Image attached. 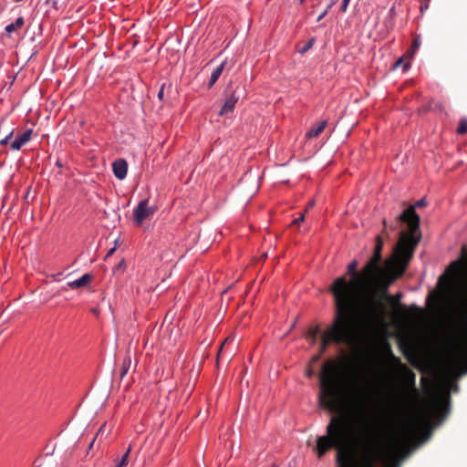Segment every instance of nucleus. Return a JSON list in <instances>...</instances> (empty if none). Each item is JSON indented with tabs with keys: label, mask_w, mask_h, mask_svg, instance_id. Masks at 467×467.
<instances>
[{
	"label": "nucleus",
	"mask_w": 467,
	"mask_h": 467,
	"mask_svg": "<svg viewBox=\"0 0 467 467\" xmlns=\"http://www.w3.org/2000/svg\"><path fill=\"white\" fill-rule=\"evenodd\" d=\"M352 364L347 358L327 359L319 374V406L336 413L326 427V435L317 439L315 451L322 458L327 451L337 450L339 467H375L382 459L379 430L365 406L364 392L358 389L359 400L355 409L346 410L348 401V382ZM387 467H400L391 459Z\"/></svg>",
	"instance_id": "nucleus-1"
},
{
	"label": "nucleus",
	"mask_w": 467,
	"mask_h": 467,
	"mask_svg": "<svg viewBox=\"0 0 467 467\" xmlns=\"http://www.w3.org/2000/svg\"><path fill=\"white\" fill-rule=\"evenodd\" d=\"M358 262L348 265L349 281L345 276L337 277L330 286L335 306L360 316V303L363 296L369 294L362 307V318L368 324L380 322L385 317V305L381 296L374 291L376 286L369 274L363 275V268L357 272Z\"/></svg>",
	"instance_id": "nucleus-2"
},
{
	"label": "nucleus",
	"mask_w": 467,
	"mask_h": 467,
	"mask_svg": "<svg viewBox=\"0 0 467 467\" xmlns=\"http://www.w3.org/2000/svg\"><path fill=\"white\" fill-rule=\"evenodd\" d=\"M400 223L408 225L409 233L404 231L399 233L400 239L394 250V255L386 261V266L389 270V277L384 285V291H387L389 285L395 279L403 275L406 268L413 256L414 250L420 240V216L414 211V207H409L397 217V221L388 226L387 221L383 220L382 236L389 238L388 227L391 231H396Z\"/></svg>",
	"instance_id": "nucleus-3"
},
{
	"label": "nucleus",
	"mask_w": 467,
	"mask_h": 467,
	"mask_svg": "<svg viewBox=\"0 0 467 467\" xmlns=\"http://www.w3.org/2000/svg\"><path fill=\"white\" fill-rule=\"evenodd\" d=\"M359 316L336 307L331 326L321 335L319 353L324 354L329 344L356 347L361 341Z\"/></svg>",
	"instance_id": "nucleus-4"
},
{
	"label": "nucleus",
	"mask_w": 467,
	"mask_h": 467,
	"mask_svg": "<svg viewBox=\"0 0 467 467\" xmlns=\"http://www.w3.org/2000/svg\"><path fill=\"white\" fill-rule=\"evenodd\" d=\"M446 348L451 366L456 370L467 372V338L460 332H451L446 337Z\"/></svg>",
	"instance_id": "nucleus-5"
},
{
	"label": "nucleus",
	"mask_w": 467,
	"mask_h": 467,
	"mask_svg": "<svg viewBox=\"0 0 467 467\" xmlns=\"http://www.w3.org/2000/svg\"><path fill=\"white\" fill-rule=\"evenodd\" d=\"M384 242L382 234L376 237V244L371 258L363 267V275H370L376 285H378L387 275L386 270L382 267L381 252Z\"/></svg>",
	"instance_id": "nucleus-6"
},
{
	"label": "nucleus",
	"mask_w": 467,
	"mask_h": 467,
	"mask_svg": "<svg viewBox=\"0 0 467 467\" xmlns=\"http://www.w3.org/2000/svg\"><path fill=\"white\" fill-rule=\"evenodd\" d=\"M156 208L149 206V200L145 199L139 202L138 206L134 209L133 217L137 225H141L143 221L155 213Z\"/></svg>",
	"instance_id": "nucleus-7"
},
{
	"label": "nucleus",
	"mask_w": 467,
	"mask_h": 467,
	"mask_svg": "<svg viewBox=\"0 0 467 467\" xmlns=\"http://www.w3.org/2000/svg\"><path fill=\"white\" fill-rule=\"evenodd\" d=\"M395 360L399 363L400 370L404 374V378H405V381H406L407 385L411 389V390L414 393H417L418 390L415 386V379H416L415 373L411 369H410L406 365L401 364L400 360L398 358H395Z\"/></svg>",
	"instance_id": "nucleus-8"
},
{
	"label": "nucleus",
	"mask_w": 467,
	"mask_h": 467,
	"mask_svg": "<svg viewBox=\"0 0 467 467\" xmlns=\"http://www.w3.org/2000/svg\"><path fill=\"white\" fill-rule=\"evenodd\" d=\"M113 173L119 180H123L128 171V163L124 159H117L112 163Z\"/></svg>",
	"instance_id": "nucleus-9"
},
{
	"label": "nucleus",
	"mask_w": 467,
	"mask_h": 467,
	"mask_svg": "<svg viewBox=\"0 0 467 467\" xmlns=\"http://www.w3.org/2000/svg\"><path fill=\"white\" fill-rule=\"evenodd\" d=\"M435 410L441 416L446 417L450 410V394L446 392L444 396L435 404Z\"/></svg>",
	"instance_id": "nucleus-10"
},
{
	"label": "nucleus",
	"mask_w": 467,
	"mask_h": 467,
	"mask_svg": "<svg viewBox=\"0 0 467 467\" xmlns=\"http://www.w3.org/2000/svg\"><path fill=\"white\" fill-rule=\"evenodd\" d=\"M32 136V130H27L23 133L17 135L16 139L11 143V149L14 150H20L26 143H27Z\"/></svg>",
	"instance_id": "nucleus-11"
},
{
	"label": "nucleus",
	"mask_w": 467,
	"mask_h": 467,
	"mask_svg": "<svg viewBox=\"0 0 467 467\" xmlns=\"http://www.w3.org/2000/svg\"><path fill=\"white\" fill-rule=\"evenodd\" d=\"M239 98L235 96L234 92H233L225 100L223 106L220 110L221 116H228L230 113L234 111V106L238 101Z\"/></svg>",
	"instance_id": "nucleus-12"
},
{
	"label": "nucleus",
	"mask_w": 467,
	"mask_h": 467,
	"mask_svg": "<svg viewBox=\"0 0 467 467\" xmlns=\"http://www.w3.org/2000/svg\"><path fill=\"white\" fill-rule=\"evenodd\" d=\"M92 280V275L89 274L83 275L79 279L68 282L67 286L72 289H78L88 285Z\"/></svg>",
	"instance_id": "nucleus-13"
},
{
	"label": "nucleus",
	"mask_w": 467,
	"mask_h": 467,
	"mask_svg": "<svg viewBox=\"0 0 467 467\" xmlns=\"http://www.w3.org/2000/svg\"><path fill=\"white\" fill-rule=\"evenodd\" d=\"M327 126V120L319 121L315 127L309 129L306 133V138L310 140L318 137Z\"/></svg>",
	"instance_id": "nucleus-14"
},
{
	"label": "nucleus",
	"mask_w": 467,
	"mask_h": 467,
	"mask_svg": "<svg viewBox=\"0 0 467 467\" xmlns=\"http://www.w3.org/2000/svg\"><path fill=\"white\" fill-rule=\"evenodd\" d=\"M224 66H225V61L222 62L216 68L213 69V71L211 74V78H210V80L208 83L209 88H212L216 83L217 79L219 78V77L221 76V74L223 71Z\"/></svg>",
	"instance_id": "nucleus-15"
},
{
	"label": "nucleus",
	"mask_w": 467,
	"mask_h": 467,
	"mask_svg": "<svg viewBox=\"0 0 467 467\" xmlns=\"http://www.w3.org/2000/svg\"><path fill=\"white\" fill-rule=\"evenodd\" d=\"M24 18L18 17L14 23H11L5 26V31L7 34H11L18 29H20L24 26Z\"/></svg>",
	"instance_id": "nucleus-16"
},
{
	"label": "nucleus",
	"mask_w": 467,
	"mask_h": 467,
	"mask_svg": "<svg viewBox=\"0 0 467 467\" xmlns=\"http://www.w3.org/2000/svg\"><path fill=\"white\" fill-rule=\"evenodd\" d=\"M319 327L317 326V327H310L307 331V338L309 339L310 341V344L314 345L316 344L317 342V336L319 334Z\"/></svg>",
	"instance_id": "nucleus-17"
},
{
	"label": "nucleus",
	"mask_w": 467,
	"mask_h": 467,
	"mask_svg": "<svg viewBox=\"0 0 467 467\" xmlns=\"http://www.w3.org/2000/svg\"><path fill=\"white\" fill-rule=\"evenodd\" d=\"M130 365H131V358H130V357L127 356L123 359L122 364H121L120 378H123L127 374V372L129 371V369L130 368Z\"/></svg>",
	"instance_id": "nucleus-18"
},
{
	"label": "nucleus",
	"mask_w": 467,
	"mask_h": 467,
	"mask_svg": "<svg viewBox=\"0 0 467 467\" xmlns=\"http://www.w3.org/2000/svg\"><path fill=\"white\" fill-rule=\"evenodd\" d=\"M420 46V36H416L413 39L412 45L410 47V49L408 51V58H411L413 55L416 53V51L419 49Z\"/></svg>",
	"instance_id": "nucleus-19"
},
{
	"label": "nucleus",
	"mask_w": 467,
	"mask_h": 467,
	"mask_svg": "<svg viewBox=\"0 0 467 467\" xmlns=\"http://www.w3.org/2000/svg\"><path fill=\"white\" fill-rule=\"evenodd\" d=\"M131 451V446L130 445L127 451L122 456L121 460L117 463L116 467H126L129 463V455Z\"/></svg>",
	"instance_id": "nucleus-20"
},
{
	"label": "nucleus",
	"mask_w": 467,
	"mask_h": 467,
	"mask_svg": "<svg viewBox=\"0 0 467 467\" xmlns=\"http://www.w3.org/2000/svg\"><path fill=\"white\" fill-rule=\"evenodd\" d=\"M457 133L461 135L467 133V119H461L457 128Z\"/></svg>",
	"instance_id": "nucleus-21"
},
{
	"label": "nucleus",
	"mask_w": 467,
	"mask_h": 467,
	"mask_svg": "<svg viewBox=\"0 0 467 467\" xmlns=\"http://www.w3.org/2000/svg\"><path fill=\"white\" fill-rule=\"evenodd\" d=\"M462 267V263L461 261H454L451 264L450 269L453 271L455 275H459Z\"/></svg>",
	"instance_id": "nucleus-22"
},
{
	"label": "nucleus",
	"mask_w": 467,
	"mask_h": 467,
	"mask_svg": "<svg viewBox=\"0 0 467 467\" xmlns=\"http://www.w3.org/2000/svg\"><path fill=\"white\" fill-rule=\"evenodd\" d=\"M315 38L312 37L310 38L300 49H299V53L300 54H305L306 52H307L309 49L312 48L314 43H315Z\"/></svg>",
	"instance_id": "nucleus-23"
},
{
	"label": "nucleus",
	"mask_w": 467,
	"mask_h": 467,
	"mask_svg": "<svg viewBox=\"0 0 467 467\" xmlns=\"http://www.w3.org/2000/svg\"><path fill=\"white\" fill-rule=\"evenodd\" d=\"M405 61V57H400L394 64V68H397L399 67H400L401 65H403V71H406L409 67H410V62H404Z\"/></svg>",
	"instance_id": "nucleus-24"
},
{
	"label": "nucleus",
	"mask_w": 467,
	"mask_h": 467,
	"mask_svg": "<svg viewBox=\"0 0 467 467\" xmlns=\"http://www.w3.org/2000/svg\"><path fill=\"white\" fill-rule=\"evenodd\" d=\"M386 298L389 300V302L395 304V305H399L400 295L399 294L397 296H391L389 295H386Z\"/></svg>",
	"instance_id": "nucleus-25"
},
{
	"label": "nucleus",
	"mask_w": 467,
	"mask_h": 467,
	"mask_svg": "<svg viewBox=\"0 0 467 467\" xmlns=\"http://www.w3.org/2000/svg\"><path fill=\"white\" fill-rule=\"evenodd\" d=\"M13 134H14V130L9 132V134L7 136H5V138H4L0 140V145H6L8 143V141L10 140V139L13 137Z\"/></svg>",
	"instance_id": "nucleus-26"
},
{
	"label": "nucleus",
	"mask_w": 467,
	"mask_h": 467,
	"mask_svg": "<svg viewBox=\"0 0 467 467\" xmlns=\"http://www.w3.org/2000/svg\"><path fill=\"white\" fill-rule=\"evenodd\" d=\"M109 431V430H106V423H104V424L99 428V430L98 431L97 436H99V435H101V436H102V435H104V434L108 435Z\"/></svg>",
	"instance_id": "nucleus-27"
},
{
	"label": "nucleus",
	"mask_w": 467,
	"mask_h": 467,
	"mask_svg": "<svg viewBox=\"0 0 467 467\" xmlns=\"http://www.w3.org/2000/svg\"><path fill=\"white\" fill-rule=\"evenodd\" d=\"M416 428H417L416 423L412 422L411 424L407 426L406 431H407L408 434H412L416 431Z\"/></svg>",
	"instance_id": "nucleus-28"
},
{
	"label": "nucleus",
	"mask_w": 467,
	"mask_h": 467,
	"mask_svg": "<svg viewBox=\"0 0 467 467\" xmlns=\"http://www.w3.org/2000/svg\"><path fill=\"white\" fill-rule=\"evenodd\" d=\"M164 90H165V84H162L158 92V98L160 100H163V99H164Z\"/></svg>",
	"instance_id": "nucleus-29"
},
{
	"label": "nucleus",
	"mask_w": 467,
	"mask_h": 467,
	"mask_svg": "<svg viewBox=\"0 0 467 467\" xmlns=\"http://www.w3.org/2000/svg\"><path fill=\"white\" fill-rule=\"evenodd\" d=\"M305 213H306V212H304L298 218L295 219L293 221L292 224H298L299 223L304 222V220H305Z\"/></svg>",
	"instance_id": "nucleus-30"
},
{
	"label": "nucleus",
	"mask_w": 467,
	"mask_h": 467,
	"mask_svg": "<svg viewBox=\"0 0 467 467\" xmlns=\"http://www.w3.org/2000/svg\"><path fill=\"white\" fill-rule=\"evenodd\" d=\"M427 203H426V201L425 199H420L419 200L418 202H416L415 205H413L412 207H423L425 206Z\"/></svg>",
	"instance_id": "nucleus-31"
},
{
	"label": "nucleus",
	"mask_w": 467,
	"mask_h": 467,
	"mask_svg": "<svg viewBox=\"0 0 467 467\" xmlns=\"http://www.w3.org/2000/svg\"><path fill=\"white\" fill-rule=\"evenodd\" d=\"M350 0H342L341 11L346 12Z\"/></svg>",
	"instance_id": "nucleus-32"
},
{
	"label": "nucleus",
	"mask_w": 467,
	"mask_h": 467,
	"mask_svg": "<svg viewBox=\"0 0 467 467\" xmlns=\"http://www.w3.org/2000/svg\"><path fill=\"white\" fill-rule=\"evenodd\" d=\"M232 339L230 337H227L222 344H221V347L219 348V351H218V355H217V358H219L220 354H221V351H222V348H223V346L227 343H229Z\"/></svg>",
	"instance_id": "nucleus-33"
},
{
	"label": "nucleus",
	"mask_w": 467,
	"mask_h": 467,
	"mask_svg": "<svg viewBox=\"0 0 467 467\" xmlns=\"http://www.w3.org/2000/svg\"><path fill=\"white\" fill-rule=\"evenodd\" d=\"M328 10H329V9L327 7V8L325 9V11H324V12H322V13L318 16V17H317V22L321 21V20H322V19L327 16V14Z\"/></svg>",
	"instance_id": "nucleus-34"
},
{
	"label": "nucleus",
	"mask_w": 467,
	"mask_h": 467,
	"mask_svg": "<svg viewBox=\"0 0 467 467\" xmlns=\"http://www.w3.org/2000/svg\"><path fill=\"white\" fill-rule=\"evenodd\" d=\"M47 5H50L55 8H57V0H47Z\"/></svg>",
	"instance_id": "nucleus-35"
},
{
	"label": "nucleus",
	"mask_w": 467,
	"mask_h": 467,
	"mask_svg": "<svg viewBox=\"0 0 467 467\" xmlns=\"http://www.w3.org/2000/svg\"><path fill=\"white\" fill-rule=\"evenodd\" d=\"M124 266H125V262H124V260H121V261H120V262H119L116 266H115V269H116V270H119V269H120V268H122V267H124Z\"/></svg>",
	"instance_id": "nucleus-36"
},
{
	"label": "nucleus",
	"mask_w": 467,
	"mask_h": 467,
	"mask_svg": "<svg viewBox=\"0 0 467 467\" xmlns=\"http://www.w3.org/2000/svg\"><path fill=\"white\" fill-rule=\"evenodd\" d=\"M321 356H322V354H320V353L318 352L316 356H314V357L312 358V361H313V362L317 361V360L320 358V357H321Z\"/></svg>",
	"instance_id": "nucleus-37"
},
{
	"label": "nucleus",
	"mask_w": 467,
	"mask_h": 467,
	"mask_svg": "<svg viewBox=\"0 0 467 467\" xmlns=\"http://www.w3.org/2000/svg\"><path fill=\"white\" fill-rule=\"evenodd\" d=\"M314 204H315V202H314V201L309 202V203L307 204V207H306V211H305V212H306L308 209H310L311 207H313V206H314Z\"/></svg>",
	"instance_id": "nucleus-38"
},
{
	"label": "nucleus",
	"mask_w": 467,
	"mask_h": 467,
	"mask_svg": "<svg viewBox=\"0 0 467 467\" xmlns=\"http://www.w3.org/2000/svg\"><path fill=\"white\" fill-rule=\"evenodd\" d=\"M337 2V0H331V3L327 5V8L330 9Z\"/></svg>",
	"instance_id": "nucleus-39"
},
{
	"label": "nucleus",
	"mask_w": 467,
	"mask_h": 467,
	"mask_svg": "<svg viewBox=\"0 0 467 467\" xmlns=\"http://www.w3.org/2000/svg\"><path fill=\"white\" fill-rule=\"evenodd\" d=\"M114 251H115V248H112L111 250H109V253L107 254V256L111 255Z\"/></svg>",
	"instance_id": "nucleus-40"
},
{
	"label": "nucleus",
	"mask_w": 467,
	"mask_h": 467,
	"mask_svg": "<svg viewBox=\"0 0 467 467\" xmlns=\"http://www.w3.org/2000/svg\"><path fill=\"white\" fill-rule=\"evenodd\" d=\"M312 375H313V371H312L311 369H309V370L307 371V376H308V377H311Z\"/></svg>",
	"instance_id": "nucleus-41"
},
{
	"label": "nucleus",
	"mask_w": 467,
	"mask_h": 467,
	"mask_svg": "<svg viewBox=\"0 0 467 467\" xmlns=\"http://www.w3.org/2000/svg\"><path fill=\"white\" fill-rule=\"evenodd\" d=\"M94 441H95V439L90 442V444H89V449H91V448H92V446H93V444H94Z\"/></svg>",
	"instance_id": "nucleus-42"
},
{
	"label": "nucleus",
	"mask_w": 467,
	"mask_h": 467,
	"mask_svg": "<svg viewBox=\"0 0 467 467\" xmlns=\"http://www.w3.org/2000/svg\"><path fill=\"white\" fill-rule=\"evenodd\" d=\"M61 291H67V287L63 286V287L61 288Z\"/></svg>",
	"instance_id": "nucleus-43"
},
{
	"label": "nucleus",
	"mask_w": 467,
	"mask_h": 467,
	"mask_svg": "<svg viewBox=\"0 0 467 467\" xmlns=\"http://www.w3.org/2000/svg\"><path fill=\"white\" fill-rule=\"evenodd\" d=\"M403 308V312L406 314L407 313V310L402 306Z\"/></svg>",
	"instance_id": "nucleus-44"
},
{
	"label": "nucleus",
	"mask_w": 467,
	"mask_h": 467,
	"mask_svg": "<svg viewBox=\"0 0 467 467\" xmlns=\"http://www.w3.org/2000/svg\"><path fill=\"white\" fill-rule=\"evenodd\" d=\"M305 0H300V3H303Z\"/></svg>",
	"instance_id": "nucleus-45"
}]
</instances>
